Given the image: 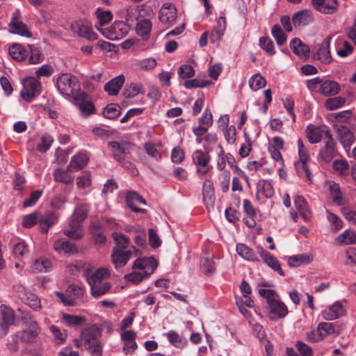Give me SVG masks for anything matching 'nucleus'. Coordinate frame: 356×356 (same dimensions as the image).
<instances>
[{
  "instance_id": "obj_1",
  "label": "nucleus",
  "mask_w": 356,
  "mask_h": 356,
  "mask_svg": "<svg viewBox=\"0 0 356 356\" xmlns=\"http://www.w3.org/2000/svg\"><path fill=\"white\" fill-rule=\"evenodd\" d=\"M112 237L116 243L113 248L111 259L116 268L122 267L127 264L133 254L137 256L139 250L134 246L129 250H125L129 245V239L124 234L120 232H113Z\"/></svg>"
},
{
  "instance_id": "obj_2",
  "label": "nucleus",
  "mask_w": 356,
  "mask_h": 356,
  "mask_svg": "<svg viewBox=\"0 0 356 356\" xmlns=\"http://www.w3.org/2000/svg\"><path fill=\"white\" fill-rule=\"evenodd\" d=\"M102 331V328L96 324L83 329L80 335V341L74 340L76 346L79 348L82 343L91 356H102L103 350L99 340Z\"/></svg>"
},
{
  "instance_id": "obj_3",
  "label": "nucleus",
  "mask_w": 356,
  "mask_h": 356,
  "mask_svg": "<svg viewBox=\"0 0 356 356\" xmlns=\"http://www.w3.org/2000/svg\"><path fill=\"white\" fill-rule=\"evenodd\" d=\"M259 294L266 300L269 318L277 321L284 318L289 313L286 305L280 300L277 292L272 289L259 290Z\"/></svg>"
},
{
  "instance_id": "obj_4",
  "label": "nucleus",
  "mask_w": 356,
  "mask_h": 356,
  "mask_svg": "<svg viewBox=\"0 0 356 356\" xmlns=\"http://www.w3.org/2000/svg\"><path fill=\"white\" fill-rule=\"evenodd\" d=\"M108 276V270L105 268H99L90 275L87 273L86 280L90 286L91 295L94 298H98L111 289V284L108 282H103Z\"/></svg>"
},
{
  "instance_id": "obj_5",
  "label": "nucleus",
  "mask_w": 356,
  "mask_h": 356,
  "mask_svg": "<svg viewBox=\"0 0 356 356\" xmlns=\"http://www.w3.org/2000/svg\"><path fill=\"white\" fill-rule=\"evenodd\" d=\"M56 88L64 96L73 97L76 93V88L79 86L77 78L68 73L61 74L56 79Z\"/></svg>"
},
{
  "instance_id": "obj_6",
  "label": "nucleus",
  "mask_w": 356,
  "mask_h": 356,
  "mask_svg": "<svg viewBox=\"0 0 356 356\" xmlns=\"http://www.w3.org/2000/svg\"><path fill=\"white\" fill-rule=\"evenodd\" d=\"M72 31L79 37L88 40H95L97 35L92 30V24L87 20L81 19L74 22L70 25Z\"/></svg>"
},
{
  "instance_id": "obj_7",
  "label": "nucleus",
  "mask_w": 356,
  "mask_h": 356,
  "mask_svg": "<svg viewBox=\"0 0 356 356\" xmlns=\"http://www.w3.org/2000/svg\"><path fill=\"white\" fill-rule=\"evenodd\" d=\"M111 147L113 157L116 161L122 163L126 159L127 154L131 152L132 144L124 141H111L108 143Z\"/></svg>"
},
{
  "instance_id": "obj_8",
  "label": "nucleus",
  "mask_w": 356,
  "mask_h": 356,
  "mask_svg": "<svg viewBox=\"0 0 356 356\" xmlns=\"http://www.w3.org/2000/svg\"><path fill=\"white\" fill-rule=\"evenodd\" d=\"M306 134L308 140L312 144L320 142L322 138L325 140L332 136L330 131L327 127H317L313 124L307 127Z\"/></svg>"
},
{
  "instance_id": "obj_9",
  "label": "nucleus",
  "mask_w": 356,
  "mask_h": 356,
  "mask_svg": "<svg viewBox=\"0 0 356 356\" xmlns=\"http://www.w3.org/2000/svg\"><path fill=\"white\" fill-rule=\"evenodd\" d=\"M41 85L39 81L35 79H29L24 83L23 89L20 95L26 102H31L35 97L40 94Z\"/></svg>"
},
{
  "instance_id": "obj_10",
  "label": "nucleus",
  "mask_w": 356,
  "mask_h": 356,
  "mask_svg": "<svg viewBox=\"0 0 356 356\" xmlns=\"http://www.w3.org/2000/svg\"><path fill=\"white\" fill-rule=\"evenodd\" d=\"M8 26L10 31L12 33L18 34L28 38H30L32 35L26 25L21 21V14L19 10H16L13 13L12 19Z\"/></svg>"
},
{
  "instance_id": "obj_11",
  "label": "nucleus",
  "mask_w": 356,
  "mask_h": 356,
  "mask_svg": "<svg viewBox=\"0 0 356 356\" xmlns=\"http://www.w3.org/2000/svg\"><path fill=\"white\" fill-rule=\"evenodd\" d=\"M74 103L79 107L81 112L88 116L95 112V106L90 102L88 95L86 92H81L74 95Z\"/></svg>"
},
{
  "instance_id": "obj_12",
  "label": "nucleus",
  "mask_w": 356,
  "mask_h": 356,
  "mask_svg": "<svg viewBox=\"0 0 356 356\" xmlns=\"http://www.w3.org/2000/svg\"><path fill=\"white\" fill-rule=\"evenodd\" d=\"M157 266L158 263L153 257L138 258L135 260L132 269L143 270L145 276H149L154 271Z\"/></svg>"
},
{
  "instance_id": "obj_13",
  "label": "nucleus",
  "mask_w": 356,
  "mask_h": 356,
  "mask_svg": "<svg viewBox=\"0 0 356 356\" xmlns=\"http://www.w3.org/2000/svg\"><path fill=\"white\" fill-rule=\"evenodd\" d=\"M337 151L332 136L325 140V145L321 149L319 156L325 163L330 162L336 156Z\"/></svg>"
},
{
  "instance_id": "obj_14",
  "label": "nucleus",
  "mask_w": 356,
  "mask_h": 356,
  "mask_svg": "<svg viewBox=\"0 0 356 356\" xmlns=\"http://www.w3.org/2000/svg\"><path fill=\"white\" fill-rule=\"evenodd\" d=\"M0 312L3 320V323L0 324L2 330V335H6L8 330L9 325L14 324L15 313L9 307L2 305L0 307Z\"/></svg>"
},
{
  "instance_id": "obj_15",
  "label": "nucleus",
  "mask_w": 356,
  "mask_h": 356,
  "mask_svg": "<svg viewBox=\"0 0 356 356\" xmlns=\"http://www.w3.org/2000/svg\"><path fill=\"white\" fill-rule=\"evenodd\" d=\"M312 3L316 10L325 14H332L338 9L336 0H312Z\"/></svg>"
},
{
  "instance_id": "obj_16",
  "label": "nucleus",
  "mask_w": 356,
  "mask_h": 356,
  "mask_svg": "<svg viewBox=\"0 0 356 356\" xmlns=\"http://www.w3.org/2000/svg\"><path fill=\"white\" fill-rule=\"evenodd\" d=\"M126 202L127 206L136 213H145L146 211L143 209H140L138 207V204H146L145 199L139 194L134 191H129L126 195Z\"/></svg>"
},
{
  "instance_id": "obj_17",
  "label": "nucleus",
  "mask_w": 356,
  "mask_h": 356,
  "mask_svg": "<svg viewBox=\"0 0 356 356\" xmlns=\"http://www.w3.org/2000/svg\"><path fill=\"white\" fill-rule=\"evenodd\" d=\"M159 20L163 24H171L177 18V9L170 3L163 5L159 11Z\"/></svg>"
},
{
  "instance_id": "obj_18",
  "label": "nucleus",
  "mask_w": 356,
  "mask_h": 356,
  "mask_svg": "<svg viewBox=\"0 0 356 356\" xmlns=\"http://www.w3.org/2000/svg\"><path fill=\"white\" fill-rule=\"evenodd\" d=\"M203 201L207 207L213 206L214 203V186L211 179H206L202 187Z\"/></svg>"
},
{
  "instance_id": "obj_19",
  "label": "nucleus",
  "mask_w": 356,
  "mask_h": 356,
  "mask_svg": "<svg viewBox=\"0 0 356 356\" xmlns=\"http://www.w3.org/2000/svg\"><path fill=\"white\" fill-rule=\"evenodd\" d=\"M344 309L341 302H336L332 306L324 310L323 316L325 320L332 321L343 315Z\"/></svg>"
},
{
  "instance_id": "obj_20",
  "label": "nucleus",
  "mask_w": 356,
  "mask_h": 356,
  "mask_svg": "<svg viewBox=\"0 0 356 356\" xmlns=\"http://www.w3.org/2000/svg\"><path fill=\"white\" fill-rule=\"evenodd\" d=\"M312 20V12L309 10L298 11L292 17V22L296 27L306 26Z\"/></svg>"
},
{
  "instance_id": "obj_21",
  "label": "nucleus",
  "mask_w": 356,
  "mask_h": 356,
  "mask_svg": "<svg viewBox=\"0 0 356 356\" xmlns=\"http://www.w3.org/2000/svg\"><path fill=\"white\" fill-rule=\"evenodd\" d=\"M294 203L301 217L305 221H309L311 219L312 213L309 209L305 199L302 196L298 195L296 197Z\"/></svg>"
},
{
  "instance_id": "obj_22",
  "label": "nucleus",
  "mask_w": 356,
  "mask_h": 356,
  "mask_svg": "<svg viewBox=\"0 0 356 356\" xmlns=\"http://www.w3.org/2000/svg\"><path fill=\"white\" fill-rule=\"evenodd\" d=\"M57 221V216L53 212H48L44 215H40L39 213V223L40 227L42 232L47 233L53 225Z\"/></svg>"
},
{
  "instance_id": "obj_23",
  "label": "nucleus",
  "mask_w": 356,
  "mask_h": 356,
  "mask_svg": "<svg viewBox=\"0 0 356 356\" xmlns=\"http://www.w3.org/2000/svg\"><path fill=\"white\" fill-rule=\"evenodd\" d=\"M330 38H327L323 40L317 51L318 58L323 63L327 64L332 61V57L330 51Z\"/></svg>"
},
{
  "instance_id": "obj_24",
  "label": "nucleus",
  "mask_w": 356,
  "mask_h": 356,
  "mask_svg": "<svg viewBox=\"0 0 356 356\" xmlns=\"http://www.w3.org/2000/svg\"><path fill=\"white\" fill-rule=\"evenodd\" d=\"M290 47L297 56L305 58L309 57L310 49L300 39L293 38L290 42Z\"/></svg>"
},
{
  "instance_id": "obj_25",
  "label": "nucleus",
  "mask_w": 356,
  "mask_h": 356,
  "mask_svg": "<svg viewBox=\"0 0 356 356\" xmlns=\"http://www.w3.org/2000/svg\"><path fill=\"white\" fill-rule=\"evenodd\" d=\"M124 82V76L120 75L106 83L104 90L110 95H116L123 86Z\"/></svg>"
},
{
  "instance_id": "obj_26",
  "label": "nucleus",
  "mask_w": 356,
  "mask_h": 356,
  "mask_svg": "<svg viewBox=\"0 0 356 356\" xmlns=\"http://www.w3.org/2000/svg\"><path fill=\"white\" fill-rule=\"evenodd\" d=\"M339 140L343 147H349L354 142L355 136L353 132L345 126H339L337 129Z\"/></svg>"
},
{
  "instance_id": "obj_27",
  "label": "nucleus",
  "mask_w": 356,
  "mask_h": 356,
  "mask_svg": "<svg viewBox=\"0 0 356 356\" xmlns=\"http://www.w3.org/2000/svg\"><path fill=\"white\" fill-rule=\"evenodd\" d=\"M54 249L59 253H76L77 248L74 243H70L64 239H59L54 242Z\"/></svg>"
},
{
  "instance_id": "obj_28",
  "label": "nucleus",
  "mask_w": 356,
  "mask_h": 356,
  "mask_svg": "<svg viewBox=\"0 0 356 356\" xmlns=\"http://www.w3.org/2000/svg\"><path fill=\"white\" fill-rule=\"evenodd\" d=\"M88 161V157L84 154L74 156L67 166V170L79 171L84 168Z\"/></svg>"
},
{
  "instance_id": "obj_29",
  "label": "nucleus",
  "mask_w": 356,
  "mask_h": 356,
  "mask_svg": "<svg viewBox=\"0 0 356 356\" xmlns=\"http://www.w3.org/2000/svg\"><path fill=\"white\" fill-rule=\"evenodd\" d=\"M81 225L79 222L70 220L69 227L64 229V234L68 237L78 240L83 237V233L81 230Z\"/></svg>"
},
{
  "instance_id": "obj_30",
  "label": "nucleus",
  "mask_w": 356,
  "mask_h": 356,
  "mask_svg": "<svg viewBox=\"0 0 356 356\" xmlns=\"http://www.w3.org/2000/svg\"><path fill=\"white\" fill-rule=\"evenodd\" d=\"M73 170H63L61 168H57L54 171V180L57 182L64 183L65 184H71L73 183L74 177L72 176L70 172Z\"/></svg>"
},
{
  "instance_id": "obj_31",
  "label": "nucleus",
  "mask_w": 356,
  "mask_h": 356,
  "mask_svg": "<svg viewBox=\"0 0 356 356\" xmlns=\"http://www.w3.org/2000/svg\"><path fill=\"white\" fill-rule=\"evenodd\" d=\"M236 252L243 259L254 261H257L258 258L253 250L249 248L248 245L243 243H238L236 247Z\"/></svg>"
},
{
  "instance_id": "obj_32",
  "label": "nucleus",
  "mask_w": 356,
  "mask_h": 356,
  "mask_svg": "<svg viewBox=\"0 0 356 356\" xmlns=\"http://www.w3.org/2000/svg\"><path fill=\"white\" fill-rule=\"evenodd\" d=\"M339 84L332 80H325L321 83V93L325 96H332L337 95L339 92Z\"/></svg>"
},
{
  "instance_id": "obj_33",
  "label": "nucleus",
  "mask_w": 356,
  "mask_h": 356,
  "mask_svg": "<svg viewBox=\"0 0 356 356\" xmlns=\"http://www.w3.org/2000/svg\"><path fill=\"white\" fill-rule=\"evenodd\" d=\"M145 89L140 83H131L125 86L123 95L126 98H131L136 96L138 94H144Z\"/></svg>"
},
{
  "instance_id": "obj_34",
  "label": "nucleus",
  "mask_w": 356,
  "mask_h": 356,
  "mask_svg": "<svg viewBox=\"0 0 356 356\" xmlns=\"http://www.w3.org/2000/svg\"><path fill=\"white\" fill-rule=\"evenodd\" d=\"M308 161H297L295 168L299 177L305 178L309 184L312 183V172L309 171L307 163Z\"/></svg>"
},
{
  "instance_id": "obj_35",
  "label": "nucleus",
  "mask_w": 356,
  "mask_h": 356,
  "mask_svg": "<svg viewBox=\"0 0 356 356\" xmlns=\"http://www.w3.org/2000/svg\"><path fill=\"white\" fill-rule=\"evenodd\" d=\"M88 206L86 204H80L78 205L72 216L71 220H74L79 224L81 225V223L86 219L88 215Z\"/></svg>"
},
{
  "instance_id": "obj_36",
  "label": "nucleus",
  "mask_w": 356,
  "mask_h": 356,
  "mask_svg": "<svg viewBox=\"0 0 356 356\" xmlns=\"http://www.w3.org/2000/svg\"><path fill=\"white\" fill-rule=\"evenodd\" d=\"M339 245L356 243V234L351 229H346L336 238Z\"/></svg>"
},
{
  "instance_id": "obj_37",
  "label": "nucleus",
  "mask_w": 356,
  "mask_h": 356,
  "mask_svg": "<svg viewBox=\"0 0 356 356\" xmlns=\"http://www.w3.org/2000/svg\"><path fill=\"white\" fill-rule=\"evenodd\" d=\"M193 159L196 165L203 168H207L211 161L210 155L202 150H196L193 154Z\"/></svg>"
},
{
  "instance_id": "obj_38",
  "label": "nucleus",
  "mask_w": 356,
  "mask_h": 356,
  "mask_svg": "<svg viewBox=\"0 0 356 356\" xmlns=\"http://www.w3.org/2000/svg\"><path fill=\"white\" fill-rule=\"evenodd\" d=\"M313 259V257L307 254L291 256L288 259V264L291 267L298 266L302 264H309Z\"/></svg>"
},
{
  "instance_id": "obj_39",
  "label": "nucleus",
  "mask_w": 356,
  "mask_h": 356,
  "mask_svg": "<svg viewBox=\"0 0 356 356\" xmlns=\"http://www.w3.org/2000/svg\"><path fill=\"white\" fill-rule=\"evenodd\" d=\"M40 332V329L38 325H32L28 327V328L22 331L20 334V337L25 341L31 342L38 335Z\"/></svg>"
},
{
  "instance_id": "obj_40",
  "label": "nucleus",
  "mask_w": 356,
  "mask_h": 356,
  "mask_svg": "<svg viewBox=\"0 0 356 356\" xmlns=\"http://www.w3.org/2000/svg\"><path fill=\"white\" fill-rule=\"evenodd\" d=\"M330 193L333 202L338 205L345 204V200L342 197L341 191L337 184H332L330 186Z\"/></svg>"
},
{
  "instance_id": "obj_41",
  "label": "nucleus",
  "mask_w": 356,
  "mask_h": 356,
  "mask_svg": "<svg viewBox=\"0 0 356 356\" xmlns=\"http://www.w3.org/2000/svg\"><path fill=\"white\" fill-rule=\"evenodd\" d=\"M258 191L263 193L266 198H270L274 195V189L270 181L261 179L257 183Z\"/></svg>"
},
{
  "instance_id": "obj_42",
  "label": "nucleus",
  "mask_w": 356,
  "mask_h": 356,
  "mask_svg": "<svg viewBox=\"0 0 356 356\" xmlns=\"http://www.w3.org/2000/svg\"><path fill=\"white\" fill-rule=\"evenodd\" d=\"M152 29V23L149 19H143L137 23L136 31L138 35L145 37L147 36Z\"/></svg>"
},
{
  "instance_id": "obj_43",
  "label": "nucleus",
  "mask_w": 356,
  "mask_h": 356,
  "mask_svg": "<svg viewBox=\"0 0 356 356\" xmlns=\"http://www.w3.org/2000/svg\"><path fill=\"white\" fill-rule=\"evenodd\" d=\"M26 50L19 44H14L9 47V54L16 60L21 61L24 59Z\"/></svg>"
},
{
  "instance_id": "obj_44",
  "label": "nucleus",
  "mask_w": 356,
  "mask_h": 356,
  "mask_svg": "<svg viewBox=\"0 0 356 356\" xmlns=\"http://www.w3.org/2000/svg\"><path fill=\"white\" fill-rule=\"evenodd\" d=\"M22 301L35 311H40L42 308L40 298L31 291L25 299H23Z\"/></svg>"
},
{
  "instance_id": "obj_45",
  "label": "nucleus",
  "mask_w": 356,
  "mask_h": 356,
  "mask_svg": "<svg viewBox=\"0 0 356 356\" xmlns=\"http://www.w3.org/2000/svg\"><path fill=\"white\" fill-rule=\"evenodd\" d=\"M266 84V79L259 73L253 75L249 80V86L254 91L264 88Z\"/></svg>"
},
{
  "instance_id": "obj_46",
  "label": "nucleus",
  "mask_w": 356,
  "mask_h": 356,
  "mask_svg": "<svg viewBox=\"0 0 356 356\" xmlns=\"http://www.w3.org/2000/svg\"><path fill=\"white\" fill-rule=\"evenodd\" d=\"M271 33L277 45H283L287 39L286 35L282 31L280 26L275 24L272 27Z\"/></svg>"
},
{
  "instance_id": "obj_47",
  "label": "nucleus",
  "mask_w": 356,
  "mask_h": 356,
  "mask_svg": "<svg viewBox=\"0 0 356 356\" xmlns=\"http://www.w3.org/2000/svg\"><path fill=\"white\" fill-rule=\"evenodd\" d=\"M346 102V99L342 97L329 98L325 101V105L329 111H334L342 106Z\"/></svg>"
},
{
  "instance_id": "obj_48",
  "label": "nucleus",
  "mask_w": 356,
  "mask_h": 356,
  "mask_svg": "<svg viewBox=\"0 0 356 356\" xmlns=\"http://www.w3.org/2000/svg\"><path fill=\"white\" fill-rule=\"evenodd\" d=\"M264 261L269 267L277 271L280 275H284V273L282 270L279 261L272 254H266Z\"/></svg>"
},
{
  "instance_id": "obj_49",
  "label": "nucleus",
  "mask_w": 356,
  "mask_h": 356,
  "mask_svg": "<svg viewBox=\"0 0 356 356\" xmlns=\"http://www.w3.org/2000/svg\"><path fill=\"white\" fill-rule=\"evenodd\" d=\"M201 269L206 275H211L215 270L214 262L211 256L208 255L201 259Z\"/></svg>"
},
{
  "instance_id": "obj_50",
  "label": "nucleus",
  "mask_w": 356,
  "mask_h": 356,
  "mask_svg": "<svg viewBox=\"0 0 356 356\" xmlns=\"http://www.w3.org/2000/svg\"><path fill=\"white\" fill-rule=\"evenodd\" d=\"M51 267V262L47 259H40L34 261L32 269L37 272H46Z\"/></svg>"
},
{
  "instance_id": "obj_51",
  "label": "nucleus",
  "mask_w": 356,
  "mask_h": 356,
  "mask_svg": "<svg viewBox=\"0 0 356 356\" xmlns=\"http://www.w3.org/2000/svg\"><path fill=\"white\" fill-rule=\"evenodd\" d=\"M120 114V107L117 104L108 105L103 111V115L106 118L114 119Z\"/></svg>"
},
{
  "instance_id": "obj_52",
  "label": "nucleus",
  "mask_w": 356,
  "mask_h": 356,
  "mask_svg": "<svg viewBox=\"0 0 356 356\" xmlns=\"http://www.w3.org/2000/svg\"><path fill=\"white\" fill-rule=\"evenodd\" d=\"M63 318L67 324L71 326L80 325L86 322L84 317L71 314H64Z\"/></svg>"
},
{
  "instance_id": "obj_53",
  "label": "nucleus",
  "mask_w": 356,
  "mask_h": 356,
  "mask_svg": "<svg viewBox=\"0 0 356 356\" xmlns=\"http://www.w3.org/2000/svg\"><path fill=\"white\" fill-rule=\"evenodd\" d=\"M259 46L270 55L275 54L273 42L268 37L260 38Z\"/></svg>"
},
{
  "instance_id": "obj_54",
  "label": "nucleus",
  "mask_w": 356,
  "mask_h": 356,
  "mask_svg": "<svg viewBox=\"0 0 356 356\" xmlns=\"http://www.w3.org/2000/svg\"><path fill=\"white\" fill-rule=\"evenodd\" d=\"M39 220V213L35 212L26 215L23 218L22 226L26 228H31Z\"/></svg>"
},
{
  "instance_id": "obj_55",
  "label": "nucleus",
  "mask_w": 356,
  "mask_h": 356,
  "mask_svg": "<svg viewBox=\"0 0 356 356\" xmlns=\"http://www.w3.org/2000/svg\"><path fill=\"white\" fill-rule=\"evenodd\" d=\"M178 74L181 79H190L195 75V70L190 65H183L179 67Z\"/></svg>"
},
{
  "instance_id": "obj_56",
  "label": "nucleus",
  "mask_w": 356,
  "mask_h": 356,
  "mask_svg": "<svg viewBox=\"0 0 356 356\" xmlns=\"http://www.w3.org/2000/svg\"><path fill=\"white\" fill-rule=\"evenodd\" d=\"M30 49L29 63L31 64H38L42 61V56L40 50L33 45H29Z\"/></svg>"
},
{
  "instance_id": "obj_57",
  "label": "nucleus",
  "mask_w": 356,
  "mask_h": 356,
  "mask_svg": "<svg viewBox=\"0 0 356 356\" xmlns=\"http://www.w3.org/2000/svg\"><path fill=\"white\" fill-rule=\"evenodd\" d=\"M210 83V81L194 79L190 81H186L184 85L186 88L190 89L193 88H204L209 86Z\"/></svg>"
},
{
  "instance_id": "obj_58",
  "label": "nucleus",
  "mask_w": 356,
  "mask_h": 356,
  "mask_svg": "<svg viewBox=\"0 0 356 356\" xmlns=\"http://www.w3.org/2000/svg\"><path fill=\"white\" fill-rule=\"evenodd\" d=\"M41 142L37 145V149L40 152H45L51 145L53 138L50 136H43Z\"/></svg>"
},
{
  "instance_id": "obj_59",
  "label": "nucleus",
  "mask_w": 356,
  "mask_h": 356,
  "mask_svg": "<svg viewBox=\"0 0 356 356\" xmlns=\"http://www.w3.org/2000/svg\"><path fill=\"white\" fill-rule=\"evenodd\" d=\"M318 331H324V333L320 332V334L322 337H325L327 334L335 333V327L333 323H321L318 326Z\"/></svg>"
},
{
  "instance_id": "obj_60",
  "label": "nucleus",
  "mask_w": 356,
  "mask_h": 356,
  "mask_svg": "<svg viewBox=\"0 0 356 356\" xmlns=\"http://www.w3.org/2000/svg\"><path fill=\"white\" fill-rule=\"evenodd\" d=\"M224 136L228 143L234 144L236 138V131L235 127L234 125L226 127L224 130Z\"/></svg>"
},
{
  "instance_id": "obj_61",
  "label": "nucleus",
  "mask_w": 356,
  "mask_h": 356,
  "mask_svg": "<svg viewBox=\"0 0 356 356\" xmlns=\"http://www.w3.org/2000/svg\"><path fill=\"white\" fill-rule=\"evenodd\" d=\"M18 312L21 314V318L24 323H25L28 327L32 325H38L37 322L33 319V316L31 314L25 310L22 309L21 308L18 309Z\"/></svg>"
},
{
  "instance_id": "obj_62",
  "label": "nucleus",
  "mask_w": 356,
  "mask_h": 356,
  "mask_svg": "<svg viewBox=\"0 0 356 356\" xmlns=\"http://www.w3.org/2000/svg\"><path fill=\"white\" fill-rule=\"evenodd\" d=\"M144 149L146 153L152 158H154L156 160H159L161 158V155L159 153V151L156 149L154 144L151 142L146 143L144 144Z\"/></svg>"
},
{
  "instance_id": "obj_63",
  "label": "nucleus",
  "mask_w": 356,
  "mask_h": 356,
  "mask_svg": "<svg viewBox=\"0 0 356 356\" xmlns=\"http://www.w3.org/2000/svg\"><path fill=\"white\" fill-rule=\"evenodd\" d=\"M13 252L16 257H23L28 253L29 250L24 242H19L15 245Z\"/></svg>"
},
{
  "instance_id": "obj_64",
  "label": "nucleus",
  "mask_w": 356,
  "mask_h": 356,
  "mask_svg": "<svg viewBox=\"0 0 356 356\" xmlns=\"http://www.w3.org/2000/svg\"><path fill=\"white\" fill-rule=\"evenodd\" d=\"M296 347L302 356H311L312 355V348L302 341H297Z\"/></svg>"
}]
</instances>
